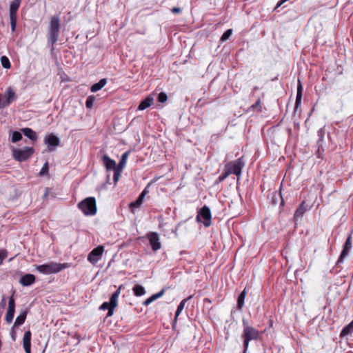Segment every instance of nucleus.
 Wrapping results in <instances>:
<instances>
[{
	"label": "nucleus",
	"instance_id": "9",
	"mask_svg": "<svg viewBox=\"0 0 353 353\" xmlns=\"http://www.w3.org/2000/svg\"><path fill=\"white\" fill-rule=\"evenodd\" d=\"M44 143L48 145V151L52 152L55 150L57 146L60 145V139L57 136L51 133L45 137Z\"/></svg>",
	"mask_w": 353,
	"mask_h": 353
},
{
	"label": "nucleus",
	"instance_id": "37",
	"mask_svg": "<svg viewBox=\"0 0 353 353\" xmlns=\"http://www.w3.org/2000/svg\"><path fill=\"white\" fill-rule=\"evenodd\" d=\"M141 204H142V202L137 199L136 201H134V202H132L129 204V207L131 209V210L133 211L134 208H139Z\"/></svg>",
	"mask_w": 353,
	"mask_h": 353
},
{
	"label": "nucleus",
	"instance_id": "53",
	"mask_svg": "<svg viewBox=\"0 0 353 353\" xmlns=\"http://www.w3.org/2000/svg\"><path fill=\"white\" fill-rule=\"evenodd\" d=\"M248 350H245V348H243V353H247Z\"/></svg>",
	"mask_w": 353,
	"mask_h": 353
},
{
	"label": "nucleus",
	"instance_id": "24",
	"mask_svg": "<svg viewBox=\"0 0 353 353\" xmlns=\"http://www.w3.org/2000/svg\"><path fill=\"white\" fill-rule=\"evenodd\" d=\"M28 314V311L24 310L17 317L15 322L14 323V327H18L24 323L26 316Z\"/></svg>",
	"mask_w": 353,
	"mask_h": 353
},
{
	"label": "nucleus",
	"instance_id": "5",
	"mask_svg": "<svg viewBox=\"0 0 353 353\" xmlns=\"http://www.w3.org/2000/svg\"><path fill=\"white\" fill-rule=\"evenodd\" d=\"M34 152L33 148L24 147L23 148H13L12 157L19 161L23 162L29 159Z\"/></svg>",
	"mask_w": 353,
	"mask_h": 353
},
{
	"label": "nucleus",
	"instance_id": "44",
	"mask_svg": "<svg viewBox=\"0 0 353 353\" xmlns=\"http://www.w3.org/2000/svg\"><path fill=\"white\" fill-rule=\"evenodd\" d=\"M260 104H261V100H260V99H258V100L256 101V103L252 105V108L255 109V108L259 107V111H261V107Z\"/></svg>",
	"mask_w": 353,
	"mask_h": 353
},
{
	"label": "nucleus",
	"instance_id": "2",
	"mask_svg": "<svg viewBox=\"0 0 353 353\" xmlns=\"http://www.w3.org/2000/svg\"><path fill=\"white\" fill-rule=\"evenodd\" d=\"M68 263L50 262L36 266V270L43 274H56L68 268Z\"/></svg>",
	"mask_w": 353,
	"mask_h": 353
},
{
	"label": "nucleus",
	"instance_id": "54",
	"mask_svg": "<svg viewBox=\"0 0 353 353\" xmlns=\"http://www.w3.org/2000/svg\"><path fill=\"white\" fill-rule=\"evenodd\" d=\"M174 233H175V235L177 236V235H178L177 234V231H175Z\"/></svg>",
	"mask_w": 353,
	"mask_h": 353
},
{
	"label": "nucleus",
	"instance_id": "10",
	"mask_svg": "<svg viewBox=\"0 0 353 353\" xmlns=\"http://www.w3.org/2000/svg\"><path fill=\"white\" fill-rule=\"evenodd\" d=\"M146 236L149 240L152 250L154 252H157V250L161 249V244L160 243L159 236L157 232H150L147 234Z\"/></svg>",
	"mask_w": 353,
	"mask_h": 353
},
{
	"label": "nucleus",
	"instance_id": "26",
	"mask_svg": "<svg viewBox=\"0 0 353 353\" xmlns=\"http://www.w3.org/2000/svg\"><path fill=\"white\" fill-rule=\"evenodd\" d=\"M132 291L134 292V294L137 296H141L145 294V288L139 284L134 285Z\"/></svg>",
	"mask_w": 353,
	"mask_h": 353
},
{
	"label": "nucleus",
	"instance_id": "47",
	"mask_svg": "<svg viewBox=\"0 0 353 353\" xmlns=\"http://www.w3.org/2000/svg\"><path fill=\"white\" fill-rule=\"evenodd\" d=\"M152 302H153V301H152V298H151V296H150V297H149L148 299H147L143 302V304H144L145 305H148L149 304H150V303H152Z\"/></svg>",
	"mask_w": 353,
	"mask_h": 353
},
{
	"label": "nucleus",
	"instance_id": "32",
	"mask_svg": "<svg viewBox=\"0 0 353 353\" xmlns=\"http://www.w3.org/2000/svg\"><path fill=\"white\" fill-rule=\"evenodd\" d=\"M1 65L4 68L8 69L10 68V62L8 58L6 56H2L1 57Z\"/></svg>",
	"mask_w": 353,
	"mask_h": 353
},
{
	"label": "nucleus",
	"instance_id": "27",
	"mask_svg": "<svg viewBox=\"0 0 353 353\" xmlns=\"http://www.w3.org/2000/svg\"><path fill=\"white\" fill-rule=\"evenodd\" d=\"M246 296V291L245 290H243L241 294L238 296L237 299V308L239 310H242L243 305H244V301Z\"/></svg>",
	"mask_w": 353,
	"mask_h": 353
},
{
	"label": "nucleus",
	"instance_id": "36",
	"mask_svg": "<svg viewBox=\"0 0 353 353\" xmlns=\"http://www.w3.org/2000/svg\"><path fill=\"white\" fill-rule=\"evenodd\" d=\"M232 33V29H228V30H227L223 33V34L221 36V41L222 42H224V41H227V40L230 38V37L231 36Z\"/></svg>",
	"mask_w": 353,
	"mask_h": 353
},
{
	"label": "nucleus",
	"instance_id": "22",
	"mask_svg": "<svg viewBox=\"0 0 353 353\" xmlns=\"http://www.w3.org/2000/svg\"><path fill=\"white\" fill-rule=\"evenodd\" d=\"M192 298V296L190 295L188 298L183 299L180 302V303L179 304V305L177 307L176 311L175 312L174 321H176L178 316L180 315V314L181 313L182 310H183V308L185 307V303L188 300L191 299Z\"/></svg>",
	"mask_w": 353,
	"mask_h": 353
},
{
	"label": "nucleus",
	"instance_id": "38",
	"mask_svg": "<svg viewBox=\"0 0 353 353\" xmlns=\"http://www.w3.org/2000/svg\"><path fill=\"white\" fill-rule=\"evenodd\" d=\"M230 174L225 168H224V172H223L219 177L217 182H221L224 181Z\"/></svg>",
	"mask_w": 353,
	"mask_h": 353
},
{
	"label": "nucleus",
	"instance_id": "25",
	"mask_svg": "<svg viewBox=\"0 0 353 353\" xmlns=\"http://www.w3.org/2000/svg\"><path fill=\"white\" fill-rule=\"evenodd\" d=\"M301 99H302V85L299 83V85L297 88V93H296V101H295V106H294L295 111L301 105Z\"/></svg>",
	"mask_w": 353,
	"mask_h": 353
},
{
	"label": "nucleus",
	"instance_id": "23",
	"mask_svg": "<svg viewBox=\"0 0 353 353\" xmlns=\"http://www.w3.org/2000/svg\"><path fill=\"white\" fill-rule=\"evenodd\" d=\"M21 0H13L10 5V15L17 16Z\"/></svg>",
	"mask_w": 353,
	"mask_h": 353
},
{
	"label": "nucleus",
	"instance_id": "52",
	"mask_svg": "<svg viewBox=\"0 0 353 353\" xmlns=\"http://www.w3.org/2000/svg\"><path fill=\"white\" fill-rule=\"evenodd\" d=\"M148 193V191L146 189H144L141 194H143V196H145Z\"/></svg>",
	"mask_w": 353,
	"mask_h": 353
},
{
	"label": "nucleus",
	"instance_id": "46",
	"mask_svg": "<svg viewBox=\"0 0 353 353\" xmlns=\"http://www.w3.org/2000/svg\"><path fill=\"white\" fill-rule=\"evenodd\" d=\"M171 12L174 14H179L181 12V9L180 8L174 7L171 9Z\"/></svg>",
	"mask_w": 353,
	"mask_h": 353
},
{
	"label": "nucleus",
	"instance_id": "18",
	"mask_svg": "<svg viewBox=\"0 0 353 353\" xmlns=\"http://www.w3.org/2000/svg\"><path fill=\"white\" fill-rule=\"evenodd\" d=\"M306 212V208L304 205V202H303L299 208L295 211V213L294 214V219L295 223H296L297 221L299 219H301L303 214Z\"/></svg>",
	"mask_w": 353,
	"mask_h": 353
},
{
	"label": "nucleus",
	"instance_id": "31",
	"mask_svg": "<svg viewBox=\"0 0 353 353\" xmlns=\"http://www.w3.org/2000/svg\"><path fill=\"white\" fill-rule=\"evenodd\" d=\"M325 133V132L324 128H321L317 132V135H318V137H319L318 141H317V144L319 145V149L320 148V147L322 146V143L323 142V139H324Z\"/></svg>",
	"mask_w": 353,
	"mask_h": 353
},
{
	"label": "nucleus",
	"instance_id": "29",
	"mask_svg": "<svg viewBox=\"0 0 353 353\" xmlns=\"http://www.w3.org/2000/svg\"><path fill=\"white\" fill-rule=\"evenodd\" d=\"M353 332V320L345 327H343L341 332V336H346Z\"/></svg>",
	"mask_w": 353,
	"mask_h": 353
},
{
	"label": "nucleus",
	"instance_id": "17",
	"mask_svg": "<svg viewBox=\"0 0 353 353\" xmlns=\"http://www.w3.org/2000/svg\"><path fill=\"white\" fill-rule=\"evenodd\" d=\"M35 281V276L31 274H27L21 276L20 279V283L23 286H29L34 283Z\"/></svg>",
	"mask_w": 353,
	"mask_h": 353
},
{
	"label": "nucleus",
	"instance_id": "39",
	"mask_svg": "<svg viewBox=\"0 0 353 353\" xmlns=\"http://www.w3.org/2000/svg\"><path fill=\"white\" fill-rule=\"evenodd\" d=\"M168 96L165 92H160L158 95V101L160 103H164L167 101Z\"/></svg>",
	"mask_w": 353,
	"mask_h": 353
},
{
	"label": "nucleus",
	"instance_id": "19",
	"mask_svg": "<svg viewBox=\"0 0 353 353\" xmlns=\"http://www.w3.org/2000/svg\"><path fill=\"white\" fill-rule=\"evenodd\" d=\"M22 133L31 141H36L38 138L37 133L29 128H24L21 129Z\"/></svg>",
	"mask_w": 353,
	"mask_h": 353
},
{
	"label": "nucleus",
	"instance_id": "8",
	"mask_svg": "<svg viewBox=\"0 0 353 353\" xmlns=\"http://www.w3.org/2000/svg\"><path fill=\"white\" fill-rule=\"evenodd\" d=\"M211 218L210 209L204 205L198 212L196 219L198 222H202L205 227H209L211 225Z\"/></svg>",
	"mask_w": 353,
	"mask_h": 353
},
{
	"label": "nucleus",
	"instance_id": "4",
	"mask_svg": "<svg viewBox=\"0 0 353 353\" xmlns=\"http://www.w3.org/2000/svg\"><path fill=\"white\" fill-rule=\"evenodd\" d=\"M259 336V331L253 327H247L245 329H243L241 335V338L243 341V348L248 350L250 341H256Z\"/></svg>",
	"mask_w": 353,
	"mask_h": 353
},
{
	"label": "nucleus",
	"instance_id": "15",
	"mask_svg": "<svg viewBox=\"0 0 353 353\" xmlns=\"http://www.w3.org/2000/svg\"><path fill=\"white\" fill-rule=\"evenodd\" d=\"M101 161L107 170H114L117 168L115 161L110 159L107 154L102 156Z\"/></svg>",
	"mask_w": 353,
	"mask_h": 353
},
{
	"label": "nucleus",
	"instance_id": "6",
	"mask_svg": "<svg viewBox=\"0 0 353 353\" xmlns=\"http://www.w3.org/2000/svg\"><path fill=\"white\" fill-rule=\"evenodd\" d=\"M245 165L243 157L232 161H230L225 164V168L230 173V174H235L239 177L241 174V170Z\"/></svg>",
	"mask_w": 353,
	"mask_h": 353
},
{
	"label": "nucleus",
	"instance_id": "40",
	"mask_svg": "<svg viewBox=\"0 0 353 353\" xmlns=\"http://www.w3.org/2000/svg\"><path fill=\"white\" fill-rule=\"evenodd\" d=\"M164 292H165V290H162L159 292L152 294L151 296L152 301H154L157 299L163 296V294H164Z\"/></svg>",
	"mask_w": 353,
	"mask_h": 353
},
{
	"label": "nucleus",
	"instance_id": "34",
	"mask_svg": "<svg viewBox=\"0 0 353 353\" xmlns=\"http://www.w3.org/2000/svg\"><path fill=\"white\" fill-rule=\"evenodd\" d=\"M95 100V97L94 96H89L85 101V105L87 108H92L93 107V104Z\"/></svg>",
	"mask_w": 353,
	"mask_h": 353
},
{
	"label": "nucleus",
	"instance_id": "16",
	"mask_svg": "<svg viewBox=\"0 0 353 353\" xmlns=\"http://www.w3.org/2000/svg\"><path fill=\"white\" fill-rule=\"evenodd\" d=\"M23 345L26 353H31V332L26 331L23 337Z\"/></svg>",
	"mask_w": 353,
	"mask_h": 353
},
{
	"label": "nucleus",
	"instance_id": "48",
	"mask_svg": "<svg viewBox=\"0 0 353 353\" xmlns=\"http://www.w3.org/2000/svg\"><path fill=\"white\" fill-rule=\"evenodd\" d=\"M243 329H245L247 327H250L248 325V321L246 320H245V319H243Z\"/></svg>",
	"mask_w": 353,
	"mask_h": 353
},
{
	"label": "nucleus",
	"instance_id": "43",
	"mask_svg": "<svg viewBox=\"0 0 353 353\" xmlns=\"http://www.w3.org/2000/svg\"><path fill=\"white\" fill-rule=\"evenodd\" d=\"M48 163L46 162V163L43 165V166L42 167V168H41V171H40L39 174H40L41 175H43V174H45L48 173Z\"/></svg>",
	"mask_w": 353,
	"mask_h": 353
},
{
	"label": "nucleus",
	"instance_id": "30",
	"mask_svg": "<svg viewBox=\"0 0 353 353\" xmlns=\"http://www.w3.org/2000/svg\"><path fill=\"white\" fill-rule=\"evenodd\" d=\"M10 132L12 133V137L11 141L12 143H17L22 139L23 137L20 132L18 131H12L10 130Z\"/></svg>",
	"mask_w": 353,
	"mask_h": 353
},
{
	"label": "nucleus",
	"instance_id": "20",
	"mask_svg": "<svg viewBox=\"0 0 353 353\" xmlns=\"http://www.w3.org/2000/svg\"><path fill=\"white\" fill-rule=\"evenodd\" d=\"M153 102V98L150 96L147 97L144 100H143L140 104L139 105L138 110H144L146 108H149Z\"/></svg>",
	"mask_w": 353,
	"mask_h": 353
},
{
	"label": "nucleus",
	"instance_id": "35",
	"mask_svg": "<svg viewBox=\"0 0 353 353\" xmlns=\"http://www.w3.org/2000/svg\"><path fill=\"white\" fill-rule=\"evenodd\" d=\"M10 19L11 30L12 32H14L15 30L16 26H17V16L10 15Z\"/></svg>",
	"mask_w": 353,
	"mask_h": 353
},
{
	"label": "nucleus",
	"instance_id": "33",
	"mask_svg": "<svg viewBox=\"0 0 353 353\" xmlns=\"http://www.w3.org/2000/svg\"><path fill=\"white\" fill-rule=\"evenodd\" d=\"M113 171H114L113 181H114V184H116L119 179L121 174L122 172V170H121V168H116Z\"/></svg>",
	"mask_w": 353,
	"mask_h": 353
},
{
	"label": "nucleus",
	"instance_id": "21",
	"mask_svg": "<svg viewBox=\"0 0 353 353\" xmlns=\"http://www.w3.org/2000/svg\"><path fill=\"white\" fill-rule=\"evenodd\" d=\"M107 83L106 79H101L99 82L93 84L90 88V91L92 92H96L100 90H101Z\"/></svg>",
	"mask_w": 353,
	"mask_h": 353
},
{
	"label": "nucleus",
	"instance_id": "12",
	"mask_svg": "<svg viewBox=\"0 0 353 353\" xmlns=\"http://www.w3.org/2000/svg\"><path fill=\"white\" fill-rule=\"evenodd\" d=\"M122 288V285H120L119 288L110 296L109 303L112 305L110 311L108 312L107 316H111L113 315L114 309L118 305V299L120 295L121 289Z\"/></svg>",
	"mask_w": 353,
	"mask_h": 353
},
{
	"label": "nucleus",
	"instance_id": "49",
	"mask_svg": "<svg viewBox=\"0 0 353 353\" xmlns=\"http://www.w3.org/2000/svg\"><path fill=\"white\" fill-rule=\"evenodd\" d=\"M144 197L145 196H143V194H140L139 196H138L137 199H139L140 201H141L143 203Z\"/></svg>",
	"mask_w": 353,
	"mask_h": 353
},
{
	"label": "nucleus",
	"instance_id": "3",
	"mask_svg": "<svg viewBox=\"0 0 353 353\" xmlns=\"http://www.w3.org/2000/svg\"><path fill=\"white\" fill-rule=\"evenodd\" d=\"M78 208L86 216H93L97 213V203L94 197H87L78 204Z\"/></svg>",
	"mask_w": 353,
	"mask_h": 353
},
{
	"label": "nucleus",
	"instance_id": "14",
	"mask_svg": "<svg viewBox=\"0 0 353 353\" xmlns=\"http://www.w3.org/2000/svg\"><path fill=\"white\" fill-rule=\"evenodd\" d=\"M351 238H352L351 234H350L345 242L343 250H342V252L339 256V258L337 261V264L341 263L343 262L345 257L348 254L350 249L352 248Z\"/></svg>",
	"mask_w": 353,
	"mask_h": 353
},
{
	"label": "nucleus",
	"instance_id": "13",
	"mask_svg": "<svg viewBox=\"0 0 353 353\" xmlns=\"http://www.w3.org/2000/svg\"><path fill=\"white\" fill-rule=\"evenodd\" d=\"M15 311V301L12 296H10L8 301V307L6 314V321L10 323L14 318Z\"/></svg>",
	"mask_w": 353,
	"mask_h": 353
},
{
	"label": "nucleus",
	"instance_id": "41",
	"mask_svg": "<svg viewBox=\"0 0 353 353\" xmlns=\"http://www.w3.org/2000/svg\"><path fill=\"white\" fill-rule=\"evenodd\" d=\"M112 305L109 302H104L101 304V305L99 307L100 310H108L110 311V309L111 308Z\"/></svg>",
	"mask_w": 353,
	"mask_h": 353
},
{
	"label": "nucleus",
	"instance_id": "45",
	"mask_svg": "<svg viewBox=\"0 0 353 353\" xmlns=\"http://www.w3.org/2000/svg\"><path fill=\"white\" fill-rule=\"evenodd\" d=\"M6 300L5 296H3L2 299L0 301V307L3 309L6 307Z\"/></svg>",
	"mask_w": 353,
	"mask_h": 353
},
{
	"label": "nucleus",
	"instance_id": "51",
	"mask_svg": "<svg viewBox=\"0 0 353 353\" xmlns=\"http://www.w3.org/2000/svg\"><path fill=\"white\" fill-rule=\"evenodd\" d=\"M282 5H283V3H281V1H279L277 3V4H276V7L274 8V10L278 11V10H277V9H278L280 6H281Z\"/></svg>",
	"mask_w": 353,
	"mask_h": 353
},
{
	"label": "nucleus",
	"instance_id": "50",
	"mask_svg": "<svg viewBox=\"0 0 353 353\" xmlns=\"http://www.w3.org/2000/svg\"><path fill=\"white\" fill-rule=\"evenodd\" d=\"M144 197L145 196H143V194H140L139 196H138L137 199H139L140 201H141L143 203Z\"/></svg>",
	"mask_w": 353,
	"mask_h": 353
},
{
	"label": "nucleus",
	"instance_id": "1",
	"mask_svg": "<svg viewBox=\"0 0 353 353\" xmlns=\"http://www.w3.org/2000/svg\"><path fill=\"white\" fill-rule=\"evenodd\" d=\"M60 34V19L58 16L51 17L48 28V44H50L52 48L57 43Z\"/></svg>",
	"mask_w": 353,
	"mask_h": 353
},
{
	"label": "nucleus",
	"instance_id": "42",
	"mask_svg": "<svg viewBox=\"0 0 353 353\" xmlns=\"http://www.w3.org/2000/svg\"><path fill=\"white\" fill-rule=\"evenodd\" d=\"M6 256H7V252L3 250H0V265L2 264L3 260L6 258Z\"/></svg>",
	"mask_w": 353,
	"mask_h": 353
},
{
	"label": "nucleus",
	"instance_id": "7",
	"mask_svg": "<svg viewBox=\"0 0 353 353\" xmlns=\"http://www.w3.org/2000/svg\"><path fill=\"white\" fill-rule=\"evenodd\" d=\"M17 99V96L14 90L11 87H8L3 94L0 93V109L9 106Z\"/></svg>",
	"mask_w": 353,
	"mask_h": 353
},
{
	"label": "nucleus",
	"instance_id": "11",
	"mask_svg": "<svg viewBox=\"0 0 353 353\" xmlns=\"http://www.w3.org/2000/svg\"><path fill=\"white\" fill-rule=\"evenodd\" d=\"M104 251V247L102 246V245H99L98 246L97 248L93 249L90 252V254H88V260L92 264H95L96 263H97L102 254H103V252Z\"/></svg>",
	"mask_w": 353,
	"mask_h": 353
},
{
	"label": "nucleus",
	"instance_id": "28",
	"mask_svg": "<svg viewBox=\"0 0 353 353\" xmlns=\"http://www.w3.org/2000/svg\"><path fill=\"white\" fill-rule=\"evenodd\" d=\"M130 152V151H126L122 154L121 160L119 164L117 165V168H121V170H123V168L125 165L126 161L129 156Z\"/></svg>",
	"mask_w": 353,
	"mask_h": 353
}]
</instances>
